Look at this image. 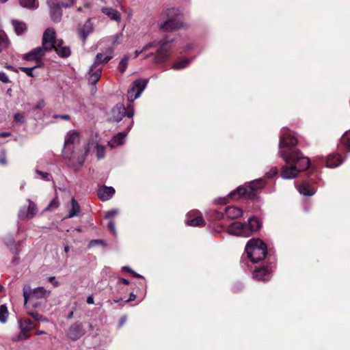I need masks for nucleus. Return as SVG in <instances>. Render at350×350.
Masks as SVG:
<instances>
[{
  "label": "nucleus",
  "mask_w": 350,
  "mask_h": 350,
  "mask_svg": "<svg viewBox=\"0 0 350 350\" xmlns=\"http://www.w3.org/2000/svg\"><path fill=\"white\" fill-rule=\"evenodd\" d=\"M297 143V139L289 132L283 133L280 137L278 154L286 162L281 173V176L284 179L295 178L310 165L308 157L304 156L298 150H292Z\"/></svg>",
  "instance_id": "1"
},
{
  "label": "nucleus",
  "mask_w": 350,
  "mask_h": 350,
  "mask_svg": "<svg viewBox=\"0 0 350 350\" xmlns=\"http://www.w3.org/2000/svg\"><path fill=\"white\" fill-rule=\"evenodd\" d=\"M79 142V133L73 131L68 132L65 139L63 150V157L66 160L67 165L75 170H78L85 161V154L74 150V145Z\"/></svg>",
  "instance_id": "2"
},
{
  "label": "nucleus",
  "mask_w": 350,
  "mask_h": 350,
  "mask_svg": "<svg viewBox=\"0 0 350 350\" xmlns=\"http://www.w3.org/2000/svg\"><path fill=\"white\" fill-rule=\"evenodd\" d=\"M49 294L50 291H47L43 287L32 289L29 285H25L23 287L24 306L26 308L28 306L37 308L42 305Z\"/></svg>",
  "instance_id": "3"
},
{
  "label": "nucleus",
  "mask_w": 350,
  "mask_h": 350,
  "mask_svg": "<svg viewBox=\"0 0 350 350\" xmlns=\"http://www.w3.org/2000/svg\"><path fill=\"white\" fill-rule=\"evenodd\" d=\"M245 252L250 260L256 263L263 260L267 255V246L260 239H250L246 246Z\"/></svg>",
  "instance_id": "4"
},
{
  "label": "nucleus",
  "mask_w": 350,
  "mask_h": 350,
  "mask_svg": "<svg viewBox=\"0 0 350 350\" xmlns=\"http://www.w3.org/2000/svg\"><path fill=\"white\" fill-rule=\"evenodd\" d=\"M261 224L255 217H250L248 224H241L240 222H234L230 227L229 233L237 236L249 237L254 231L260 229Z\"/></svg>",
  "instance_id": "5"
},
{
  "label": "nucleus",
  "mask_w": 350,
  "mask_h": 350,
  "mask_svg": "<svg viewBox=\"0 0 350 350\" xmlns=\"http://www.w3.org/2000/svg\"><path fill=\"white\" fill-rule=\"evenodd\" d=\"M161 16L165 21L160 25L163 31H172L180 28L183 22L180 18V11L175 8H167L163 11Z\"/></svg>",
  "instance_id": "6"
},
{
  "label": "nucleus",
  "mask_w": 350,
  "mask_h": 350,
  "mask_svg": "<svg viewBox=\"0 0 350 350\" xmlns=\"http://www.w3.org/2000/svg\"><path fill=\"white\" fill-rule=\"evenodd\" d=\"M265 185V180L263 178H259L252 181L247 187H239L236 190L230 193L232 198H238L242 196H247L250 198H254L256 196L254 191L262 188Z\"/></svg>",
  "instance_id": "7"
},
{
  "label": "nucleus",
  "mask_w": 350,
  "mask_h": 350,
  "mask_svg": "<svg viewBox=\"0 0 350 350\" xmlns=\"http://www.w3.org/2000/svg\"><path fill=\"white\" fill-rule=\"evenodd\" d=\"M133 115L134 108L131 104H129L126 109L122 104H117L111 111V118L115 122H120L125 116L131 118Z\"/></svg>",
  "instance_id": "8"
},
{
  "label": "nucleus",
  "mask_w": 350,
  "mask_h": 350,
  "mask_svg": "<svg viewBox=\"0 0 350 350\" xmlns=\"http://www.w3.org/2000/svg\"><path fill=\"white\" fill-rule=\"evenodd\" d=\"M147 83V79H137L133 81L127 92L128 100L132 103L139 98L146 88Z\"/></svg>",
  "instance_id": "9"
},
{
  "label": "nucleus",
  "mask_w": 350,
  "mask_h": 350,
  "mask_svg": "<svg viewBox=\"0 0 350 350\" xmlns=\"http://www.w3.org/2000/svg\"><path fill=\"white\" fill-rule=\"evenodd\" d=\"M157 42L155 46L159 45L155 55L154 61L156 63H162L165 62L170 55V48L167 46V43L170 42L165 39L160 41L154 40Z\"/></svg>",
  "instance_id": "10"
},
{
  "label": "nucleus",
  "mask_w": 350,
  "mask_h": 350,
  "mask_svg": "<svg viewBox=\"0 0 350 350\" xmlns=\"http://www.w3.org/2000/svg\"><path fill=\"white\" fill-rule=\"evenodd\" d=\"M59 40L56 39L55 31L53 28H48L44 32L42 36V46L51 51L55 47Z\"/></svg>",
  "instance_id": "11"
},
{
  "label": "nucleus",
  "mask_w": 350,
  "mask_h": 350,
  "mask_svg": "<svg viewBox=\"0 0 350 350\" xmlns=\"http://www.w3.org/2000/svg\"><path fill=\"white\" fill-rule=\"evenodd\" d=\"M49 52L44 46H38L23 55V59L27 61L35 60L38 62V66L42 67L44 64L42 58Z\"/></svg>",
  "instance_id": "12"
},
{
  "label": "nucleus",
  "mask_w": 350,
  "mask_h": 350,
  "mask_svg": "<svg viewBox=\"0 0 350 350\" xmlns=\"http://www.w3.org/2000/svg\"><path fill=\"white\" fill-rule=\"evenodd\" d=\"M19 326L21 328V333L18 336V340H26L28 339L30 335L28 334V332L36 329L38 327L36 323H34L29 319H24L19 320Z\"/></svg>",
  "instance_id": "13"
},
{
  "label": "nucleus",
  "mask_w": 350,
  "mask_h": 350,
  "mask_svg": "<svg viewBox=\"0 0 350 350\" xmlns=\"http://www.w3.org/2000/svg\"><path fill=\"white\" fill-rule=\"evenodd\" d=\"M103 67L99 65H96L94 63L90 67L88 72V81L91 85H94L100 79Z\"/></svg>",
  "instance_id": "14"
},
{
  "label": "nucleus",
  "mask_w": 350,
  "mask_h": 350,
  "mask_svg": "<svg viewBox=\"0 0 350 350\" xmlns=\"http://www.w3.org/2000/svg\"><path fill=\"white\" fill-rule=\"evenodd\" d=\"M56 0H47V4L50 8L51 19L55 22L60 21L62 15L61 8Z\"/></svg>",
  "instance_id": "15"
},
{
  "label": "nucleus",
  "mask_w": 350,
  "mask_h": 350,
  "mask_svg": "<svg viewBox=\"0 0 350 350\" xmlns=\"http://www.w3.org/2000/svg\"><path fill=\"white\" fill-rule=\"evenodd\" d=\"M133 125V121H131L127 131L126 132L119 133L116 135L109 142H108V144L111 148H116L124 144L126 136L127 135L128 132L130 131Z\"/></svg>",
  "instance_id": "16"
},
{
  "label": "nucleus",
  "mask_w": 350,
  "mask_h": 350,
  "mask_svg": "<svg viewBox=\"0 0 350 350\" xmlns=\"http://www.w3.org/2000/svg\"><path fill=\"white\" fill-rule=\"evenodd\" d=\"M85 334L83 325L80 323L72 325L68 331V336L72 340H77Z\"/></svg>",
  "instance_id": "17"
},
{
  "label": "nucleus",
  "mask_w": 350,
  "mask_h": 350,
  "mask_svg": "<svg viewBox=\"0 0 350 350\" xmlns=\"http://www.w3.org/2000/svg\"><path fill=\"white\" fill-rule=\"evenodd\" d=\"M199 214L200 213L196 211L189 213L187 215V219L185 221L186 224L190 226H199L202 225L204 220Z\"/></svg>",
  "instance_id": "18"
},
{
  "label": "nucleus",
  "mask_w": 350,
  "mask_h": 350,
  "mask_svg": "<svg viewBox=\"0 0 350 350\" xmlns=\"http://www.w3.org/2000/svg\"><path fill=\"white\" fill-rule=\"evenodd\" d=\"M94 29L93 24L90 18H88L83 25L79 29V36L82 39L83 42H85L87 37L92 33Z\"/></svg>",
  "instance_id": "19"
},
{
  "label": "nucleus",
  "mask_w": 350,
  "mask_h": 350,
  "mask_svg": "<svg viewBox=\"0 0 350 350\" xmlns=\"http://www.w3.org/2000/svg\"><path fill=\"white\" fill-rule=\"evenodd\" d=\"M101 12L106 15L110 20L119 23L121 21V14L116 9L111 7H103Z\"/></svg>",
  "instance_id": "20"
},
{
  "label": "nucleus",
  "mask_w": 350,
  "mask_h": 350,
  "mask_svg": "<svg viewBox=\"0 0 350 350\" xmlns=\"http://www.w3.org/2000/svg\"><path fill=\"white\" fill-rule=\"evenodd\" d=\"M113 48H109L105 53H99L96 55L94 64L100 66L102 63H107L113 58Z\"/></svg>",
  "instance_id": "21"
},
{
  "label": "nucleus",
  "mask_w": 350,
  "mask_h": 350,
  "mask_svg": "<svg viewBox=\"0 0 350 350\" xmlns=\"http://www.w3.org/2000/svg\"><path fill=\"white\" fill-rule=\"evenodd\" d=\"M94 148L96 150V157L98 159H101L105 157V147L104 146L99 145L97 142H90L88 144V147L85 150V152H83L85 154V157L87 153L89 152L90 149Z\"/></svg>",
  "instance_id": "22"
},
{
  "label": "nucleus",
  "mask_w": 350,
  "mask_h": 350,
  "mask_svg": "<svg viewBox=\"0 0 350 350\" xmlns=\"http://www.w3.org/2000/svg\"><path fill=\"white\" fill-rule=\"evenodd\" d=\"M115 193V189L112 187L103 186L98 190V196L102 201L109 200Z\"/></svg>",
  "instance_id": "23"
},
{
  "label": "nucleus",
  "mask_w": 350,
  "mask_h": 350,
  "mask_svg": "<svg viewBox=\"0 0 350 350\" xmlns=\"http://www.w3.org/2000/svg\"><path fill=\"white\" fill-rule=\"evenodd\" d=\"M57 55L61 57H68L70 55V49L68 46H63V40H58L54 48Z\"/></svg>",
  "instance_id": "24"
},
{
  "label": "nucleus",
  "mask_w": 350,
  "mask_h": 350,
  "mask_svg": "<svg viewBox=\"0 0 350 350\" xmlns=\"http://www.w3.org/2000/svg\"><path fill=\"white\" fill-rule=\"evenodd\" d=\"M81 212V206L75 198H72L70 208L68 210V214L66 218H72L78 216Z\"/></svg>",
  "instance_id": "25"
},
{
  "label": "nucleus",
  "mask_w": 350,
  "mask_h": 350,
  "mask_svg": "<svg viewBox=\"0 0 350 350\" xmlns=\"http://www.w3.org/2000/svg\"><path fill=\"white\" fill-rule=\"evenodd\" d=\"M253 276L258 280H267L270 278V272L265 267L256 269Z\"/></svg>",
  "instance_id": "26"
},
{
  "label": "nucleus",
  "mask_w": 350,
  "mask_h": 350,
  "mask_svg": "<svg viewBox=\"0 0 350 350\" xmlns=\"http://www.w3.org/2000/svg\"><path fill=\"white\" fill-rule=\"evenodd\" d=\"M242 213V210L235 206H228L225 208L226 215L231 219H234L241 217Z\"/></svg>",
  "instance_id": "27"
},
{
  "label": "nucleus",
  "mask_w": 350,
  "mask_h": 350,
  "mask_svg": "<svg viewBox=\"0 0 350 350\" xmlns=\"http://www.w3.org/2000/svg\"><path fill=\"white\" fill-rule=\"evenodd\" d=\"M342 163L341 156L338 154H330L326 161V165L328 167H336Z\"/></svg>",
  "instance_id": "28"
},
{
  "label": "nucleus",
  "mask_w": 350,
  "mask_h": 350,
  "mask_svg": "<svg viewBox=\"0 0 350 350\" xmlns=\"http://www.w3.org/2000/svg\"><path fill=\"white\" fill-rule=\"evenodd\" d=\"M12 25L13 26L15 33L18 36L23 34L27 30V25L23 21H20L18 20H12Z\"/></svg>",
  "instance_id": "29"
},
{
  "label": "nucleus",
  "mask_w": 350,
  "mask_h": 350,
  "mask_svg": "<svg viewBox=\"0 0 350 350\" xmlns=\"http://www.w3.org/2000/svg\"><path fill=\"white\" fill-rule=\"evenodd\" d=\"M20 5L25 8L35 10L38 8L37 0H19Z\"/></svg>",
  "instance_id": "30"
},
{
  "label": "nucleus",
  "mask_w": 350,
  "mask_h": 350,
  "mask_svg": "<svg viewBox=\"0 0 350 350\" xmlns=\"http://www.w3.org/2000/svg\"><path fill=\"white\" fill-rule=\"evenodd\" d=\"M298 190L299 193L304 196H310L314 194L315 191L313 188H312L310 185L306 184L301 185Z\"/></svg>",
  "instance_id": "31"
},
{
  "label": "nucleus",
  "mask_w": 350,
  "mask_h": 350,
  "mask_svg": "<svg viewBox=\"0 0 350 350\" xmlns=\"http://www.w3.org/2000/svg\"><path fill=\"white\" fill-rule=\"evenodd\" d=\"M191 59H184L176 62L173 66L172 68L174 70H180L186 68L191 63Z\"/></svg>",
  "instance_id": "32"
},
{
  "label": "nucleus",
  "mask_w": 350,
  "mask_h": 350,
  "mask_svg": "<svg viewBox=\"0 0 350 350\" xmlns=\"http://www.w3.org/2000/svg\"><path fill=\"white\" fill-rule=\"evenodd\" d=\"M27 202H29V205L27 208V211L29 212V215L30 216V218L31 219L36 215V213L38 212V208H37L36 204L33 202H32L31 200L28 199Z\"/></svg>",
  "instance_id": "33"
},
{
  "label": "nucleus",
  "mask_w": 350,
  "mask_h": 350,
  "mask_svg": "<svg viewBox=\"0 0 350 350\" xmlns=\"http://www.w3.org/2000/svg\"><path fill=\"white\" fill-rule=\"evenodd\" d=\"M8 317V310L5 305L0 306V321L5 323Z\"/></svg>",
  "instance_id": "34"
},
{
  "label": "nucleus",
  "mask_w": 350,
  "mask_h": 350,
  "mask_svg": "<svg viewBox=\"0 0 350 350\" xmlns=\"http://www.w3.org/2000/svg\"><path fill=\"white\" fill-rule=\"evenodd\" d=\"M157 44V42L155 41H152V42H150L149 43H148L147 44H146L142 50H136L135 51V58L137 57L141 53H142L144 51H146L152 47H155Z\"/></svg>",
  "instance_id": "35"
},
{
  "label": "nucleus",
  "mask_w": 350,
  "mask_h": 350,
  "mask_svg": "<svg viewBox=\"0 0 350 350\" xmlns=\"http://www.w3.org/2000/svg\"><path fill=\"white\" fill-rule=\"evenodd\" d=\"M340 142L347 149L350 150V130L342 135Z\"/></svg>",
  "instance_id": "36"
},
{
  "label": "nucleus",
  "mask_w": 350,
  "mask_h": 350,
  "mask_svg": "<svg viewBox=\"0 0 350 350\" xmlns=\"http://www.w3.org/2000/svg\"><path fill=\"white\" fill-rule=\"evenodd\" d=\"M129 56L124 55V57L120 60L119 64V70L121 73H123L126 70L129 63Z\"/></svg>",
  "instance_id": "37"
},
{
  "label": "nucleus",
  "mask_w": 350,
  "mask_h": 350,
  "mask_svg": "<svg viewBox=\"0 0 350 350\" xmlns=\"http://www.w3.org/2000/svg\"><path fill=\"white\" fill-rule=\"evenodd\" d=\"M18 215V217L21 219H23V220H26V219H31L30 216L29 215V212L27 211V208L25 207V206L22 207L20 209Z\"/></svg>",
  "instance_id": "38"
},
{
  "label": "nucleus",
  "mask_w": 350,
  "mask_h": 350,
  "mask_svg": "<svg viewBox=\"0 0 350 350\" xmlns=\"http://www.w3.org/2000/svg\"><path fill=\"white\" fill-rule=\"evenodd\" d=\"M9 45V41L8 38L3 35L0 34V51L6 49Z\"/></svg>",
  "instance_id": "39"
},
{
  "label": "nucleus",
  "mask_w": 350,
  "mask_h": 350,
  "mask_svg": "<svg viewBox=\"0 0 350 350\" xmlns=\"http://www.w3.org/2000/svg\"><path fill=\"white\" fill-rule=\"evenodd\" d=\"M38 65H36L33 67H31V68L21 67L20 70H22L23 72H24L29 77H33V70L36 68H38Z\"/></svg>",
  "instance_id": "40"
},
{
  "label": "nucleus",
  "mask_w": 350,
  "mask_h": 350,
  "mask_svg": "<svg viewBox=\"0 0 350 350\" xmlns=\"http://www.w3.org/2000/svg\"><path fill=\"white\" fill-rule=\"evenodd\" d=\"M59 206L58 200L53 199L51 201L50 204L46 207L45 211H53Z\"/></svg>",
  "instance_id": "41"
},
{
  "label": "nucleus",
  "mask_w": 350,
  "mask_h": 350,
  "mask_svg": "<svg viewBox=\"0 0 350 350\" xmlns=\"http://www.w3.org/2000/svg\"><path fill=\"white\" fill-rule=\"evenodd\" d=\"M8 248L10 250V252L14 255L18 254L21 252L19 245L16 243V242H14L12 246L8 247Z\"/></svg>",
  "instance_id": "42"
},
{
  "label": "nucleus",
  "mask_w": 350,
  "mask_h": 350,
  "mask_svg": "<svg viewBox=\"0 0 350 350\" xmlns=\"http://www.w3.org/2000/svg\"><path fill=\"white\" fill-rule=\"evenodd\" d=\"M36 174L40 176L41 178L45 180H50L51 178V174L47 172H42L40 170H36Z\"/></svg>",
  "instance_id": "43"
},
{
  "label": "nucleus",
  "mask_w": 350,
  "mask_h": 350,
  "mask_svg": "<svg viewBox=\"0 0 350 350\" xmlns=\"http://www.w3.org/2000/svg\"><path fill=\"white\" fill-rule=\"evenodd\" d=\"M118 210H116V209L110 210L105 213V218L110 219L111 217H113L116 215H118Z\"/></svg>",
  "instance_id": "44"
},
{
  "label": "nucleus",
  "mask_w": 350,
  "mask_h": 350,
  "mask_svg": "<svg viewBox=\"0 0 350 350\" xmlns=\"http://www.w3.org/2000/svg\"><path fill=\"white\" fill-rule=\"evenodd\" d=\"M278 174L277 167H272L269 172H267L265 176L267 178H272Z\"/></svg>",
  "instance_id": "45"
},
{
  "label": "nucleus",
  "mask_w": 350,
  "mask_h": 350,
  "mask_svg": "<svg viewBox=\"0 0 350 350\" xmlns=\"http://www.w3.org/2000/svg\"><path fill=\"white\" fill-rule=\"evenodd\" d=\"M25 120V116L23 113H17L14 115V120L16 122L23 123Z\"/></svg>",
  "instance_id": "46"
},
{
  "label": "nucleus",
  "mask_w": 350,
  "mask_h": 350,
  "mask_svg": "<svg viewBox=\"0 0 350 350\" xmlns=\"http://www.w3.org/2000/svg\"><path fill=\"white\" fill-rule=\"evenodd\" d=\"M107 226H108L109 229L111 230V232L114 235H116V230L114 221H109L108 224H107Z\"/></svg>",
  "instance_id": "47"
},
{
  "label": "nucleus",
  "mask_w": 350,
  "mask_h": 350,
  "mask_svg": "<svg viewBox=\"0 0 350 350\" xmlns=\"http://www.w3.org/2000/svg\"><path fill=\"white\" fill-rule=\"evenodd\" d=\"M15 240L12 237H8L5 239V243L8 247L12 246Z\"/></svg>",
  "instance_id": "48"
},
{
  "label": "nucleus",
  "mask_w": 350,
  "mask_h": 350,
  "mask_svg": "<svg viewBox=\"0 0 350 350\" xmlns=\"http://www.w3.org/2000/svg\"><path fill=\"white\" fill-rule=\"evenodd\" d=\"M0 81L4 83H7L9 82L8 77L3 72H0Z\"/></svg>",
  "instance_id": "49"
},
{
  "label": "nucleus",
  "mask_w": 350,
  "mask_h": 350,
  "mask_svg": "<svg viewBox=\"0 0 350 350\" xmlns=\"http://www.w3.org/2000/svg\"><path fill=\"white\" fill-rule=\"evenodd\" d=\"M75 1V0H64V1L62 2V5L64 7L67 8L72 5Z\"/></svg>",
  "instance_id": "50"
},
{
  "label": "nucleus",
  "mask_w": 350,
  "mask_h": 350,
  "mask_svg": "<svg viewBox=\"0 0 350 350\" xmlns=\"http://www.w3.org/2000/svg\"><path fill=\"white\" fill-rule=\"evenodd\" d=\"M54 118H61L62 120H70V116L69 115H67V114H64V115H55L53 116Z\"/></svg>",
  "instance_id": "51"
},
{
  "label": "nucleus",
  "mask_w": 350,
  "mask_h": 350,
  "mask_svg": "<svg viewBox=\"0 0 350 350\" xmlns=\"http://www.w3.org/2000/svg\"><path fill=\"white\" fill-rule=\"evenodd\" d=\"M27 314L29 315H30L31 317H32V318H33L35 320L38 321V318H39V316L40 314L38 313V312H31V311H28L27 312Z\"/></svg>",
  "instance_id": "52"
},
{
  "label": "nucleus",
  "mask_w": 350,
  "mask_h": 350,
  "mask_svg": "<svg viewBox=\"0 0 350 350\" xmlns=\"http://www.w3.org/2000/svg\"><path fill=\"white\" fill-rule=\"evenodd\" d=\"M49 281L55 286H59V282L55 280V277H50L49 278Z\"/></svg>",
  "instance_id": "53"
},
{
  "label": "nucleus",
  "mask_w": 350,
  "mask_h": 350,
  "mask_svg": "<svg viewBox=\"0 0 350 350\" xmlns=\"http://www.w3.org/2000/svg\"><path fill=\"white\" fill-rule=\"evenodd\" d=\"M122 33L120 35H116V36L114 37V40L113 41V43H112L113 46H115L116 44H118V40L122 36Z\"/></svg>",
  "instance_id": "54"
},
{
  "label": "nucleus",
  "mask_w": 350,
  "mask_h": 350,
  "mask_svg": "<svg viewBox=\"0 0 350 350\" xmlns=\"http://www.w3.org/2000/svg\"><path fill=\"white\" fill-rule=\"evenodd\" d=\"M11 135L10 132H2L0 133V137H7Z\"/></svg>",
  "instance_id": "55"
},
{
  "label": "nucleus",
  "mask_w": 350,
  "mask_h": 350,
  "mask_svg": "<svg viewBox=\"0 0 350 350\" xmlns=\"http://www.w3.org/2000/svg\"><path fill=\"white\" fill-rule=\"evenodd\" d=\"M122 271H127V272H129V273H133V271L129 267L127 266H124L122 267Z\"/></svg>",
  "instance_id": "56"
},
{
  "label": "nucleus",
  "mask_w": 350,
  "mask_h": 350,
  "mask_svg": "<svg viewBox=\"0 0 350 350\" xmlns=\"http://www.w3.org/2000/svg\"><path fill=\"white\" fill-rule=\"evenodd\" d=\"M39 321H43V322H47L48 321V319L44 317V316L42 315H40L39 316V318H38V320Z\"/></svg>",
  "instance_id": "57"
},
{
  "label": "nucleus",
  "mask_w": 350,
  "mask_h": 350,
  "mask_svg": "<svg viewBox=\"0 0 350 350\" xmlns=\"http://www.w3.org/2000/svg\"><path fill=\"white\" fill-rule=\"evenodd\" d=\"M87 303L88 304H94V299L92 296H89L87 299Z\"/></svg>",
  "instance_id": "58"
},
{
  "label": "nucleus",
  "mask_w": 350,
  "mask_h": 350,
  "mask_svg": "<svg viewBox=\"0 0 350 350\" xmlns=\"http://www.w3.org/2000/svg\"><path fill=\"white\" fill-rule=\"evenodd\" d=\"M44 103L43 100H42L38 103L36 108L41 109L44 107Z\"/></svg>",
  "instance_id": "59"
},
{
  "label": "nucleus",
  "mask_w": 350,
  "mask_h": 350,
  "mask_svg": "<svg viewBox=\"0 0 350 350\" xmlns=\"http://www.w3.org/2000/svg\"><path fill=\"white\" fill-rule=\"evenodd\" d=\"M135 297H136V295L131 293L130 294V297H129V299L126 301H133L135 299Z\"/></svg>",
  "instance_id": "60"
},
{
  "label": "nucleus",
  "mask_w": 350,
  "mask_h": 350,
  "mask_svg": "<svg viewBox=\"0 0 350 350\" xmlns=\"http://www.w3.org/2000/svg\"><path fill=\"white\" fill-rule=\"evenodd\" d=\"M120 282H122L123 284H126V285H129V281L126 279H124V278H121L120 279Z\"/></svg>",
  "instance_id": "61"
},
{
  "label": "nucleus",
  "mask_w": 350,
  "mask_h": 350,
  "mask_svg": "<svg viewBox=\"0 0 350 350\" xmlns=\"http://www.w3.org/2000/svg\"><path fill=\"white\" fill-rule=\"evenodd\" d=\"M0 163L1 164H5L6 163V159L4 155H3L2 157H0Z\"/></svg>",
  "instance_id": "62"
},
{
  "label": "nucleus",
  "mask_w": 350,
  "mask_h": 350,
  "mask_svg": "<svg viewBox=\"0 0 350 350\" xmlns=\"http://www.w3.org/2000/svg\"><path fill=\"white\" fill-rule=\"evenodd\" d=\"M126 319V317H122V318H121V319H120V326H121V325H122L125 323Z\"/></svg>",
  "instance_id": "63"
},
{
  "label": "nucleus",
  "mask_w": 350,
  "mask_h": 350,
  "mask_svg": "<svg viewBox=\"0 0 350 350\" xmlns=\"http://www.w3.org/2000/svg\"><path fill=\"white\" fill-rule=\"evenodd\" d=\"M103 241L102 240H92L91 242H90V245H93L94 243H102Z\"/></svg>",
  "instance_id": "64"
}]
</instances>
